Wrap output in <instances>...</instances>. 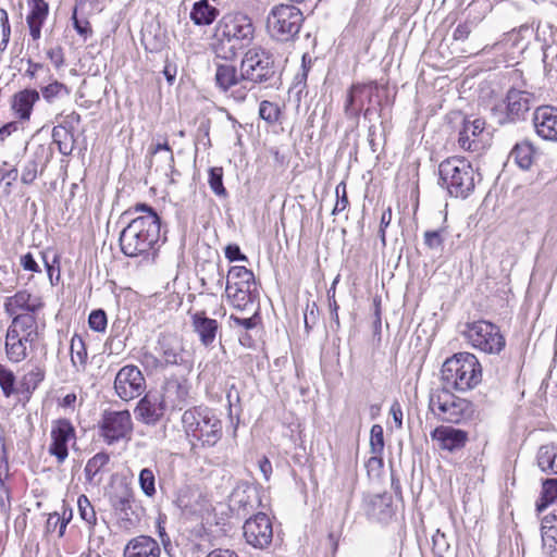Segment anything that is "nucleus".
<instances>
[{
	"label": "nucleus",
	"instance_id": "16",
	"mask_svg": "<svg viewBox=\"0 0 557 557\" xmlns=\"http://www.w3.org/2000/svg\"><path fill=\"white\" fill-rule=\"evenodd\" d=\"M243 530L246 542L255 548L264 549L272 543V523L270 518L263 512L247 519Z\"/></svg>",
	"mask_w": 557,
	"mask_h": 557
},
{
	"label": "nucleus",
	"instance_id": "48",
	"mask_svg": "<svg viewBox=\"0 0 557 557\" xmlns=\"http://www.w3.org/2000/svg\"><path fill=\"white\" fill-rule=\"evenodd\" d=\"M281 109L280 107L271 101L263 100L259 106V116L268 122L274 124L280 120Z\"/></svg>",
	"mask_w": 557,
	"mask_h": 557
},
{
	"label": "nucleus",
	"instance_id": "21",
	"mask_svg": "<svg viewBox=\"0 0 557 557\" xmlns=\"http://www.w3.org/2000/svg\"><path fill=\"white\" fill-rule=\"evenodd\" d=\"M159 542L149 535H137L131 539L124 549L123 557H160Z\"/></svg>",
	"mask_w": 557,
	"mask_h": 557
},
{
	"label": "nucleus",
	"instance_id": "61",
	"mask_svg": "<svg viewBox=\"0 0 557 557\" xmlns=\"http://www.w3.org/2000/svg\"><path fill=\"white\" fill-rule=\"evenodd\" d=\"M225 257L231 261H247L248 258L242 253L239 246L237 245H228L225 247Z\"/></svg>",
	"mask_w": 557,
	"mask_h": 557
},
{
	"label": "nucleus",
	"instance_id": "32",
	"mask_svg": "<svg viewBox=\"0 0 557 557\" xmlns=\"http://www.w3.org/2000/svg\"><path fill=\"white\" fill-rule=\"evenodd\" d=\"M536 462L541 471L557 475V445H542L536 454Z\"/></svg>",
	"mask_w": 557,
	"mask_h": 557
},
{
	"label": "nucleus",
	"instance_id": "40",
	"mask_svg": "<svg viewBox=\"0 0 557 557\" xmlns=\"http://www.w3.org/2000/svg\"><path fill=\"white\" fill-rule=\"evenodd\" d=\"M110 455L106 451H100L91 457L84 469L85 478L88 482H92L95 476L108 465Z\"/></svg>",
	"mask_w": 557,
	"mask_h": 557
},
{
	"label": "nucleus",
	"instance_id": "26",
	"mask_svg": "<svg viewBox=\"0 0 557 557\" xmlns=\"http://www.w3.org/2000/svg\"><path fill=\"white\" fill-rule=\"evenodd\" d=\"M39 99V91L33 88H25L12 96L11 109L21 121H28L30 119L34 104Z\"/></svg>",
	"mask_w": 557,
	"mask_h": 557
},
{
	"label": "nucleus",
	"instance_id": "9",
	"mask_svg": "<svg viewBox=\"0 0 557 557\" xmlns=\"http://www.w3.org/2000/svg\"><path fill=\"white\" fill-rule=\"evenodd\" d=\"M463 334L475 349L485 354L499 355L506 346L499 326L485 320L467 323Z\"/></svg>",
	"mask_w": 557,
	"mask_h": 557
},
{
	"label": "nucleus",
	"instance_id": "19",
	"mask_svg": "<svg viewBox=\"0 0 557 557\" xmlns=\"http://www.w3.org/2000/svg\"><path fill=\"white\" fill-rule=\"evenodd\" d=\"M534 128L545 140L557 141V109L550 106L539 107L533 114Z\"/></svg>",
	"mask_w": 557,
	"mask_h": 557
},
{
	"label": "nucleus",
	"instance_id": "46",
	"mask_svg": "<svg viewBox=\"0 0 557 557\" xmlns=\"http://www.w3.org/2000/svg\"><path fill=\"white\" fill-rule=\"evenodd\" d=\"M209 186L211 190L220 198L228 196L226 188L223 185V168L214 166L209 169Z\"/></svg>",
	"mask_w": 557,
	"mask_h": 557
},
{
	"label": "nucleus",
	"instance_id": "23",
	"mask_svg": "<svg viewBox=\"0 0 557 557\" xmlns=\"http://www.w3.org/2000/svg\"><path fill=\"white\" fill-rule=\"evenodd\" d=\"M166 411L168 409L163 407L162 399L150 395L143 397L135 409L137 419L148 425H156Z\"/></svg>",
	"mask_w": 557,
	"mask_h": 557
},
{
	"label": "nucleus",
	"instance_id": "18",
	"mask_svg": "<svg viewBox=\"0 0 557 557\" xmlns=\"http://www.w3.org/2000/svg\"><path fill=\"white\" fill-rule=\"evenodd\" d=\"M156 350L164 368L169 366H180L184 361V348L181 341L175 335L160 334Z\"/></svg>",
	"mask_w": 557,
	"mask_h": 557
},
{
	"label": "nucleus",
	"instance_id": "49",
	"mask_svg": "<svg viewBox=\"0 0 557 557\" xmlns=\"http://www.w3.org/2000/svg\"><path fill=\"white\" fill-rule=\"evenodd\" d=\"M384 431L380 424H374L370 431V451L371 454H383L384 450Z\"/></svg>",
	"mask_w": 557,
	"mask_h": 557
},
{
	"label": "nucleus",
	"instance_id": "55",
	"mask_svg": "<svg viewBox=\"0 0 557 557\" xmlns=\"http://www.w3.org/2000/svg\"><path fill=\"white\" fill-rule=\"evenodd\" d=\"M37 173H38L37 160L36 159L28 160L25 163L23 171H22V176H21L22 183L25 185L32 184L36 180Z\"/></svg>",
	"mask_w": 557,
	"mask_h": 557
},
{
	"label": "nucleus",
	"instance_id": "17",
	"mask_svg": "<svg viewBox=\"0 0 557 557\" xmlns=\"http://www.w3.org/2000/svg\"><path fill=\"white\" fill-rule=\"evenodd\" d=\"M190 384L183 377L166 379L162 386L163 407L170 411L182 410L189 404Z\"/></svg>",
	"mask_w": 557,
	"mask_h": 557
},
{
	"label": "nucleus",
	"instance_id": "34",
	"mask_svg": "<svg viewBox=\"0 0 557 557\" xmlns=\"http://www.w3.org/2000/svg\"><path fill=\"white\" fill-rule=\"evenodd\" d=\"M255 285V275L246 267H232L227 274L226 289L233 287L251 288Z\"/></svg>",
	"mask_w": 557,
	"mask_h": 557
},
{
	"label": "nucleus",
	"instance_id": "60",
	"mask_svg": "<svg viewBox=\"0 0 557 557\" xmlns=\"http://www.w3.org/2000/svg\"><path fill=\"white\" fill-rule=\"evenodd\" d=\"M141 363L146 368L150 369H164L162 362H160V356L157 357L150 351H145L141 355Z\"/></svg>",
	"mask_w": 557,
	"mask_h": 557
},
{
	"label": "nucleus",
	"instance_id": "11",
	"mask_svg": "<svg viewBox=\"0 0 557 557\" xmlns=\"http://www.w3.org/2000/svg\"><path fill=\"white\" fill-rule=\"evenodd\" d=\"M99 435L108 445L129 438L133 432L132 416L128 410H104L99 421Z\"/></svg>",
	"mask_w": 557,
	"mask_h": 557
},
{
	"label": "nucleus",
	"instance_id": "4",
	"mask_svg": "<svg viewBox=\"0 0 557 557\" xmlns=\"http://www.w3.org/2000/svg\"><path fill=\"white\" fill-rule=\"evenodd\" d=\"M438 185L450 197L465 199L474 190L475 171L465 158H447L438 165Z\"/></svg>",
	"mask_w": 557,
	"mask_h": 557
},
{
	"label": "nucleus",
	"instance_id": "57",
	"mask_svg": "<svg viewBox=\"0 0 557 557\" xmlns=\"http://www.w3.org/2000/svg\"><path fill=\"white\" fill-rule=\"evenodd\" d=\"M133 212L141 213L140 215H152L157 219V224L161 225V219L158 215L157 211L151 206H149L147 203L135 205L133 208L125 211L123 216L125 218L127 215H131V214H133Z\"/></svg>",
	"mask_w": 557,
	"mask_h": 557
},
{
	"label": "nucleus",
	"instance_id": "54",
	"mask_svg": "<svg viewBox=\"0 0 557 557\" xmlns=\"http://www.w3.org/2000/svg\"><path fill=\"white\" fill-rule=\"evenodd\" d=\"M336 203L332 210V214H338L343 212L349 205L347 193H346V184L344 182H341L336 188Z\"/></svg>",
	"mask_w": 557,
	"mask_h": 557
},
{
	"label": "nucleus",
	"instance_id": "36",
	"mask_svg": "<svg viewBox=\"0 0 557 557\" xmlns=\"http://www.w3.org/2000/svg\"><path fill=\"white\" fill-rule=\"evenodd\" d=\"M557 500V478L546 479L542 483L541 497L536 502V511L543 512Z\"/></svg>",
	"mask_w": 557,
	"mask_h": 557
},
{
	"label": "nucleus",
	"instance_id": "5",
	"mask_svg": "<svg viewBox=\"0 0 557 557\" xmlns=\"http://www.w3.org/2000/svg\"><path fill=\"white\" fill-rule=\"evenodd\" d=\"M240 70L246 79L247 86L251 89L256 85L264 88L276 87L280 84V73L273 54L261 48H250L240 62Z\"/></svg>",
	"mask_w": 557,
	"mask_h": 557
},
{
	"label": "nucleus",
	"instance_id": "35",
	"mask_svg": "<svg viewBox=\"0 0 557 557\" xmlns=\"http://www.w3.org/2000/svg\"><path fill=\"white\" fill-rule=\"evenodd\" d=\"M510 159L522 170H529L534 160V149L528 141L518 143L510 151Z\"/></svg>",
	"mask_w": 557,
	"mask_h": 557
},
{
	"label": "nucleus",
	"instance_id": "43",
	"mask_svg": "<svg viewBox=\"0 0 557 557\" xmlns=\"http://www.w3.org/2000/svg\"><path fill=\"white\" fill-rule=\"evenodd\" d=\"M225 292L232 305L237 309L244 310L248 304H252L251 288L233 287L232 289L225 288Z\"/></svg>",
	"mask_w": 557,
	"mask_h": 557
},
{
	"label": "nucleus",
	"instance_id": "63",
	"mask_svg": "<svg viewBox=\"0 0 557 557\" xmlns=\"http://www.w3.org/2000/svg\"><path fill=\"white\" fill-rule=\"evenodd\" d=\"M0 25L2 29V38H4V41H9L11 36V25L8 12L4 9H0Z\"/></svg>",
	"mask_w": 557,
	"mask_h": 557
},
{
	"label": "nucleus",
	"instance_id": "31",
	"mask_svg": "<svg viewBox=\"0 0 557 557\" xmlns=\"http://www.w3.org/2000/svg\"><path fill=\"white\" fill-rule=\"evenodd\" d=\"M27 343L30 344V341H25L23 335H18V333L7 332L5 354L8 359L14 363H18L25 360L28 356Z\"/></svg>",
	"mask_w": 557,
	"mask_h": 557
},
{
	"label": "nucleus",
	"instance_id": "41",
	"mask_svg": "<svg viewBox=\"0 0 557 557\" xmlns=\"http://www.w3.org/2000/svg\"><path fill=\"white\" fill-rule=\"evenodd\" d=\"M29 12L26 22L45 23L49 14V4L45 0H28Z\"/></svg>",
	"mask_w": 557,
	"mask_h": 557
},
{
	"label": "nucleus",
	"instance_id": "50",
	"mask_svg": "<svg viewBox=\"0 0 557 557\" xmlns=\"http://www.w3.org/2000/svg\"><path fill=\"white\" fill-rule=\"evenodd\" d=\"M45 379V371L40 367H34L23 377V386L27 392H33Z\"/></svg>",
	"mask_w": 557,
	"mask_h": 557
},
{
	"label": "nucleus",
	"instance_id": "44",
	"mask_svg": "<svg viewBox=\"0 0 557 557\" xmlns=\"http://www.w3.org/2000/svg\"><path fill=\"white\" fill-rule=\"evenodd\" d=\"M138 483L145 496L152 498L157 494L156 473L151 468H144L138 475Z\"/></svg>",
	"mask_w": 557,
	"mask_h": 557
},
{
	"label": "nucleus",
	"instance_id": "13",
	"mask_svg": "<svg viewBox=\"0 0 557 557\" xmlns=\"http://www.w3.org/2000/svg\"><path fill=\"white\" fill-rule=\"evenodd\" d=\"M114 389L125 401L139 397L146 389V380L139 368L133 364L121 368L115 375Z\"/></svg>",
	"mask_w": 557,
	"mask_h": 557
},
{
	"label": "nucleus",
	"instance_id": "29",
	"mask_svg": "<svg viewBox=\"0 0 557 557\" xmlns=\"http://www.w3.org/2000/svg\"><path fill=\"white\" fill-rule=\"evenodd\" d=\"M541 533L544 553L548 557H557V513L555 511L542 519Z\"/></svg>",
	"mask_w": 557,
	"mask_h": 557
},
{
	"label": "nucleus",
	"instance_id": "1",
	"mask_svg": "<svg viewBox=\"0 0 557 557\" xmlns=\"http://www.w3.org/2000/svg\"><path fill=\"white\" fill-rule=\"evenodd\" d=\"M160 231L161 225L157 224V219L152 215L133 218L121 231V251L129 258L154 259Z\"/></svg>",
	"mask_w": 557,
	"mask_h": 557
},
{
	"label": "nucleus",
	"instance_id": "39",
	"mask_svg": "<svg viewBox=\"0 0 557 557\" xmlns=\"http://www.w3.org/2000/svg\"><path fill=\"white\" fill-rule=\"evenodd\" d=\"M77 505L79 516L88 524L89 536L91 537L95 534V527L97 524L96 511L86 495L78 497Z\"/></svg>",
	"mask_w": 557,
	"mask_h": 557
},
{
	"label": "nucleus",
	"instance_id": "45",
	"mask_svg": "<svg viewBox=\"0 0 557 557\" xmlns=\"http://www.w3.org/2000/svg\"><path fill=\"white\" fill-rule=\"evenodd\" d=\"M52 140L54 144L58 145V149L60 153L63 156H69L72 153L73 150V135L69 134L66 131H64L61 127L54 126L52 128Z\"/></svg>",
	"mask_w": 557,
	"mask_h": 557
},
{
	"label": "nucleus",
	"instance_id": "6",
	"mask_svg": "<svg viewBox=\"0 0 557 557\" xmlns=\"http://www.w3.org/2000/svg\"><path fill=\"white\" fill-rule=\"evenodd\" d=\"M429 410L440 421L459 424L474 413V406L468 399L456 396L450 388H432L429 395Z\"/></svg>",
	"mask_w": 557,
	"mask_h": 557
},
{
	"label": "nucleus",
	"instance_id": "30",
	"mask_svg": "<svg viewBox=\"0 0 557 557\" xmlns=\"http://www.w3.org/2000/svg\"><path fill=\"white\" fill-rule=\"evenodd\" d=\"M257 499L256 491L247 484L237 486L230 497L231 507L237 510V515H239L240 511L244 515L249 513L253 509V503Z\"/></svg>",
	"mask_w": 557,
	"mask_h": 557
},
{
	"label": "nucleus",
	"instance_id": "20",
	"mask_svg": "<svg viewBox=\"0 0 557 557\" xmlns=\"http://www.w3.org/2000/svg\"><path fill=\"white\" fill-rule=\"evenodd\" d=\"M431 438L438 447L450 453L463 448L468 442V432L453 426L441 425L431 432Z\"/></svg>",
	"mask_w": 557,
	"mask_h": 557
},
{
	"label": "nucleus",
	"instance_id": "27",
	"mask_svg": "<svg viewBox=\"0 0 557 557\" xmlns=\"http://www.w3.org/2000/svg\"><path fill=\"white\" fill-rule=\"evenodd\" d=\"M369 89V101H371L372 91L377 89V83L354 84L348 90L344 106V112L349 119H357L362 110V101L359 98Z\"/></svg>",
	"mask_w": 557,
	"mask_h": 557
},
{
	"label": "nucleus",
	"instance_id": "10",
	"mask_svg": "<svg viewBox=\"0 0 557 557\" xmlns=\"http://www.w3.org/2000/svg\"><path fill=\"white\" fill-rule=\"evenodd\" d=\"M110 505L122 529L131 530L139 524L143 507L131 488L123 487L115 491L110 496Z\"/></svg>",
	"mask_w": 557,
	"mask_h": 557
},
{
	"label": "nucleus",
	"instance_id": "58",
	"mask_svg": "<svg viewBox=\"0 0 557 557\" xmlns=\"http://www.w3.org/2000/svg\"><path fill=\"white\" fill-rule=\"evenodd\" d=\"M79 123H81V115L77 112L73 111L70 114H66L63 117L62 123L57 126L63 128L69 134L73 135L75 126L78 125Z\"/></svg>",
	"mask_w": 557,
	"mask_h": 557
},
{
	"label": "nucleus",
	"instance_id": "28",
	"mask_svg": "<svg viewBox=\"0 0 557 557\" xmlns=\"http://www.w3.org/2000/svg\"><path fill=\"white\" fill-rule=\"evenodd\" d=\"M12 317V322L7 332L18 333V335L24 336L25 341H30V344L36 342L38 331L35 313H20Z\"/></svg>",
	"mask_w": 557,
	"mask_h": 557
},
{
	"label": "nucleus",
	"instance_id": "53",
	"mask_svg": "<svg viewBox=\"0 0 557 557\" xmlns=\"http://www.w3.org/2000/svg\"><path fill=\"white\" fill-rule=\"evenodd\" d=\"M71 20L76 33L85 39L92 35V28L87 18H78L77 7H74Z\"/></svg>",
	"mask_w": 557,
	"mask_h": 557
},
{
	"label": "nucleus",
	"instance_id": "47",
	"mask_svg": "<svg viewBox=\"0 0 557 557\" xmlns=\"http://www.w3.org/2000/svg\"><path fill=\"white\" fill-rule=\"evenodd\" d=\"M0 388L3 395L9 398L16 393V376L7 367L0 363Z\"/></svg>",
	"mask_w": 557,
	"mask_h": 557
},
{
	"label": "nucleus",
	"instance_id": "24",
	"mask_svg": "<svg viewBox=\"0 0 557 557\" xmlns=\"http://www.w3.org/2000/svg\"><path fill=\"white\" fill-rule=\"evenodd\" d=\"M485 122L482 119H463L462 127L459 131L458 145L467 151H478L480 149L479 137L482 135Z\"/></svg>",
	"mask_w": 557,
	"mask_h": 557
},
{
	"label": "nucleus",
	"instance_id": "22",
	"mask_svg": "<svg viewBox=\"0 0 557 557\" xmlns=\"http://www.w3.org/2000/svg\"><path fill=\"white\" fill-rule=\"evenodd\" d=\"M190 319L193 331L198 335L200 343L206 347L211 346L219 331L218 321L209 318L203 310L193 312Z\"/></svg>",
	"mask_w": 557,
	"mask_h": 557
},
{
	"label": "nucleus",
	"instance_id": "59",
	"mask_svg": "<svg viewBox=\"0 0 557 557\" xmlns=\"http://www.w3.org/2000/svg\"><path fill=\"white\" fill-rule=\"evenodd\" d=\"M433 550L437 555H443L449 549V543L446 541V536L444 533L436 531V534L433 535Z\"/></svg>",
	"mask_w": 557,
	"mask_h": 557
},
{
	"label": "nucleus",
	"instance_id": "3",
	"mask_svg": "<svg viewBox=\"0 0 557 557\" xmlns=\"http://www.w3.org/2000/svg\"><path fill=\"white\" fill-rule=\"evenodd\" d=\"M182 424L188 437L199 442L202 447H213L222 438V421L214 411L205 406H195L184 411Z\"/></svg>",
	"mask_w": 557,
	"mask_h": 557
},
{
	"label": "nucleus",
	"instance_id": "51",
	"mask_svg": "<svg viewBox=\"0 0 557 557\" xmlns=\"http://www.w3.org/2000/svg\"><path fill=\"white\" fill-rule=\"evenodd\" d=\"M444 239V230L424 232V245L431 250L441 251Z\"/></svg>",
	"mask_w": 557,
	"mask_h": 557
},
{
	"label": "nucleus",
	"instance_id": "12",
	"mask_svg": "<svg viewBox=\"0 0 557 557\" xmlns=\"http://www.w3.org/2000/svg\"><path fill=\"white\" fill-rule=\"evenodd\" d=\"M215 85L223 91L228 92L236 102H244L247 99L251 87L247 86L243 70L237 71L234 65L219 64L215 70Z\"/></svg>",
	"mask_w": 557,
	"mask_h": 557
},
{
	"label": "nucleus",
	"instance_id": "37",
	"mask_svg": "<svg viewBox=\"0 0 557 557\" xmlns=\"http://www.w3.org/2000/svg\"><path fill=\"white\" fill-rule=\"evenodd\" d=\"M39 94H41L47 103L52 104L58 100L69 97L71 90L65 84L53 79L48 85L42 86Z\"/></svg>",
	"mask_w": 557,
	"mask_h": 557
},
{
	"label": "nucleus",
	"instance_id": "56",
	"mask_svg": "<svg viewBox=\"0 0 557 557\" xmlns=\"http://www.w3.org/2000/svg\"><path fill=\"white\" fill-rule=\"evenodd\" d=\"M230 320L233 322L234 326L243 327L245 330H251L257 326L260 321V315L258 312H255L251 317L242 318L235 314H231Z\"/></svg>",
	"mask_w": 557,
	"mask_h": 557
},
{
	"label": "nucleus",
	"instance_id": "42",
	"mask_svg": "<svg viewBox=\"0 0 557 557\" xmlns=\"http://www.w3.org/2000/svg\"><path fill=\"white\" fill-rule=\"evenodd\" d=\"M483 18L484 16H471V14H469L467 20L463 23L458 24L457 27L454 29V40L465 41L466 39H468L472 30L478 27V25Z\"/></svg>",
	"mask_w": 557,
	"mask_h": 557
},
{
	"label": "nucleus",
	"instance_id": "15",
	"mask_svg": "<svg viewBox=\"0 0 557 557\" xmlns=\"http://www.w3.org/2000/svg\"><path fill=\"white\" fill-rule=\"evenodd\" d=\"M51 443L48 453L54 456L58 465H62L69 457V443L76 440V431L67 419H58L52 422Z\"/></svg>",
	"mask_w": 557,
	"mask_h": 557
},
{
	"label": "nucleus",
	"instance_id": "8",
	"mask_svg": "<svg viewBox=\"0 0 557 557\" xmlns=\"http://www.w3.org/2000/svg\"><path fill=\"white\" fill-rule=\"evenodd\" d=\"M216 36L231 44V50L240 49L251 44L255 26L251 18L243 13L224 15L216 27Z\"/></svg>",
	"mask_w": 557,
	"mask_h": 557
},
{
	"label": "nucleus",
	"instance_id": "64",
	"mask_svg": "<svg viewBox=\"0 0 557 557\" xmlns=\"http://www.w3.org/2000/svg\"><path fill=\"white\" fill-rule=\"evenodd\" d=\"M21 265L26 271L40 272L39 265L30 252L21 257Z\"/></svg>",
	"mask_w": 557,
	"mask_h": 557
},
{
	"label": "nucleus",
	"instance_id": "25",
	"mask_svg": "<svg viewBox=\"0 0 557 557\" xmlns=\"http://www.w3.org/2000/svg\"><path fill=\"white\" fill-rule=\"evenodd\" d=\"M44 307L38 297H34L26 289L18 290L13 296L7 297L4 301V310L9 315L18 314L17 311L23 310L26 313H36Z\"/></svg>",
	"mask_w": 557,
	"mask_h": 557
},
{
	"label": "nucleus",
	"instance_id": "33",
	"mask_svg": "<svg viewBox=\"0 0 557 557\" xmlns=\"http://www.w3.org/2000/svg\"><path fill=\"white\" fill-rule=\"evenodd\" d=\"M219 10L208 0H199L194 3L190 11V20L199 26L210 25L216 18Z\"/></svg>",
	"mask_w": 557,
	"mask_h": 557
},
{
	"label": "nucleus",
	"instance_id": "7",
	"mask_svg": "<svg viewBox=\"0 0 557 557\" xmlns=\"http://www.w3.org/2000/svg\"><path fill=\"white\" fill-rule=\"evenodd\" d=\"M304 21L302 12L297 7L277 4L268 14L267 30L273 39L287 42L297 37Z\"/></svg>",
	"mask_w": 557,
	"mask_h": 557
},
{
	"label": "nucleus",
	"instance_id": "2",
	"mask_svg": "<svg viewBox=\"0 0 557 557\" xmlns=\"http://www.w3.org/2000/svg\"><path fill=\"white\" fill-rule=\"evenodd\" d=\"M442 386L458 392L474 388L482 381V367L470 352H458L446 359L441 369Z\"/></svg>",
	"mask_w": 557,
	"mask_h": 557
},
{
	"label": "nucleus",
	"instance_id": "52",
	"mask_svg": "<svg viewBox=\"0 0 557 557\" xmlns=\"http://www.w3.org/2000/svg\"><path fill=\"white\" fill-rule=\"evenodd\" d=\"M88 324L95 332H104L108 324L106 311L102 309L92 310L88 318Z\"/></svg>",
	"mask_w": 557,
	"mask_h": 557
},
{
	"label": "nucleus",
	"instance_id": "38",
	"mask_svg": "<svg viewBox=\"0 0 557 557\" xmlns=\"http://www.w3.org/2000/svg\"><path fill=\"white\" fill-rule=\"evenodd\" d=\"M87 349L83 338L75 334L71 339V361L77 370H84L87 363Z\"/></svg>",
	"mask_w": 557,
	"mask_h": 557
},
{
	"label": "nucleus",
	"instance_id": "14",
	"mask_svg": "<svg viewBox=\"0 0 557 557\" xmlns=\"http://www.w3.org/2000/svg\"><path fill=\"white\" fill-rule=\"evenodd\" d=\"M534 100V96L529 91L516 88L509 89L504 101L505 112L500 113L498 122L505 124L525 120Z\"/></svg>",
	"mask_w": 557,
	"mask_h": 557
},
{
	"label": "nucleus",
	"instance_id": "62",
	"mask_svg": "<svg viewBox=\"0 0 557 557\" xmlns=\"http://www.w3.org/2000/svg\"><path fill=\"white\" fill-rule=\"evenodd\" d=\"M47 57L57 69L64 64L63 49L60 46L49 49L47 51Z\"/></svg>",
	"mask_w": 557,
	"mask_h": 557
}]
</instances>
